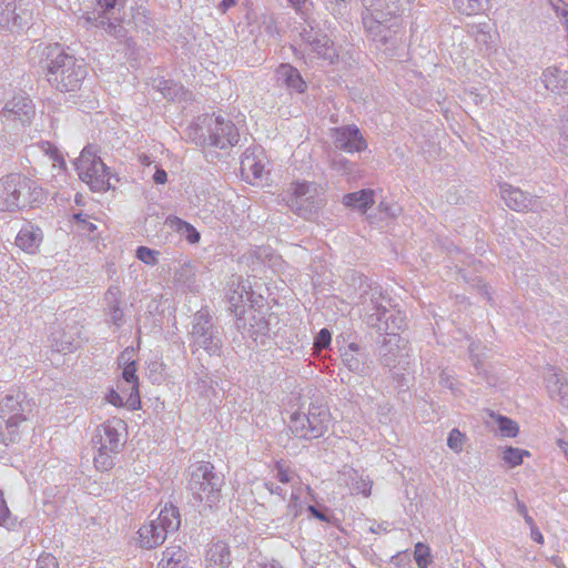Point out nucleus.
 <instances>
[{"mask_svg":"<svg viewBox=\"0 0 568 568\" xmlns=\"http://www.w3.org/2000/svg\"><path fill=\"white\" fill-rule=\"evenodd\" d=\"M54 50L58 51L55 55H53L52 51L48 54V82L52 88L61 92L79 90L88 75L87 64L83 60H79L74 55L60 50L59 47H55Z\"/></svg>","mask_w":568,"mask_h":568,"instance_id":"f257e3e1","label":"nucleus"},{"mask_svg":"<svg viewBox=\"0 0 568 568\" xmlns=\"http://www.w3.org/2000/svg\"><path fill=\"white\" fill-rule=\"evenodd\" d=\"M34 403L20 390H12L0 402V437L8 445L14 443L26 428Z\"/></svg>","mask_w":568,"mask_h":568,"instance_id":"f03ea898","label":"nucleus"},{"mask_svg":"<svg viewBox=\"0 0 568 568\" xmlns=\"http://www.w3.org/2000/svg\"><path fill=\"white\" fill-rule=\"evenodd\" d=\"M281 196L292 212L305 220L315 217L326 204L323 186L305 180L293 181Z\"/></svg>","mask_w":568,"mask_h":568,"instance_id":"7ed1b4c3","label":"nucleus"},{"mask_svg":"<svg viewBox=\"0 0 568 568\" xmlns=\"http://www.w3.org/2000/svg\"><path fill=\"white\" fill-rule=\"evenodd\" d=\"M224 477L215 471L210 462H197L189 467L187 489L194 500L206 507H215L222 497Z\"/></svg>","mask_w":568,"mask_h":568,"instance_id":"20e7f679","label":"nucleus"},{"mask_svg":"<svg viewBox=\"0 0 568 568\" xmlns=\"http://www.w3.org/2000/svg\"><path fill=\"white\" fill-rule=\"evenodd\" d=\"M125 424L122 419L113 418L99 425L93 434L92 444L97 449L94 466L98 470L108 471L114 466L116 456L124 445Z\"/></svg>","mask_w":568,"mask_h":568,"instance_id":"39448f33","label":"nucleus"},{"mask_svg":"<svg viewBox=\"0 0 568 568\" xmlns=\"http://www.w3.org/2000/svg\"><path fill=\"white\" fill-rule=\"evenodd\" d=\"M42 199V189L21 174L0 179V211L14 212L31 206Z\"/></svg>","mask_w":568,"mask_h":568,"instance_id":"423d86ee","label":"nucleus"},{"mask_svg":"<svg viewBox=\"0 0 568 568\" xmlns=\"http://www.w3.org/2000/svg\"><path fill=\"white\" fill-rule=\"evenodd\" d=\"M189 339L192 354L204 351L210 356L221 355L223 348L222 331L215 324L207 307H202L193 315Z\"/></svg>","mask_w":568,"mask_h":568,"instance_id":"0eeeda50","label":"nucleus"},{"mask_svg":"<svg viewBox=\"0 0 568 568\" xmlns=\"http://www.w3.org/2000/svg\"><path fill=\"white\" fill-rule=\"evenodd\" d=\"M331 418L325 405L312 403L307 413L295 412L291 415L290 429L298 438H320L328 430Z\"/></svg>","mask_w":568,"mask_h":568,"instance_id":"6e6552de","label":"nucleus"},{"mask_svg":"<svg viewBox=\"0 0 568 568\" xmlns=\"http://www.w3.org/2000/svg\"><path fill=\"white\" fill-rule=\"evenodd\" d=\"M74 164L81 181L87 183L93 192L109 189L110 173L104 162L97 155L93 144H87Z\"/></svg>","mask_w":568,"mask_h":568,"instance_id":"1a4fd4ad","label":"nucleus"},{"mask_svg":"<svg viewBox=\"0 0 568 568\" xmlns=\"http://www.w3.org/2000/svg\"><path fill=\"white\" fill-rule=\"evenodd\" d=\"M408 341L398 333L387 332L378 348L377 357L382 366L387 368H405L409 357Z\"/></svg>","mask_w":568,"mask_h":568,"instance_id":"9d476101","label":"nucleus"},{"mask_svg":"<svg viewBox=\"0 0 568 568\" xmlns=\"http://www.w3.org/2000/svg\"><path fill=\"white\" fill-rule=\"evenodd\" d=\"M32 20V12L17 4L16 0H0V29L23 30Z\"/></svg>","mask_w":568,"mask_h":568,"instance_id":"9b49d317","label":"nucleus"},{"mask_svg":"<svg viewBox=\"0 0 568 568\" xmlns=\"http://www.w3.org/2000/svg\"><path fill=\"white\" fill-rule=\"evenodd\" d=\"M270 320H266L261 313L250 308L248 316L236 318V327L243 335H247L262 345H266V339L271 338L272 331Z\"/></svg>","mask_w":568,"mask_h":568,"instance_id":"f8f14e48","label":"nucleus"},{"mask_svg":"<svg viewBox=\"0 0 568 568\" xmlns=\"http://www.w3.org/2000/svg\"><path fill=\"white\" fill-rule=\"evenodd\" d=\"M36 115L32 100L24 94L14 95L9 100L0 112V116L11 122H19L21 126L31 123Z\"/></svg>","mask_w":568,"mask_h":568,"instance_id":"ddd939ff","label":"nucleus"},{"mask_svg":"<svg viewBox=\"0 0 568 568\" xmlns=\"http://www.w3.org/2000/svg\"><path fill=\"white\" fill-rule=\"evenodd\" d=\"M363 23L373 41L387 45V49L396 47L398 41L397 27L394 28L395 26L393 24L388 26L385 21L374 17L373 14L364 16Z\"/></svg>","mask_w":568,"mask_h":568,"instance_id":"4468645a","label":"nucleus"},{"mask_svg":"<svg viewBox=\"0 0 568 568\" xmlns=\"http://www.w3.org/2000/svg\"><path fill=\"white\" fill-rule=\"evenodd\" d=\"M270 161L264 154L262 144H253L242 155L241 171L243 174H252L254 179H261L268 173Z\"/></svg>","mask_w":568,"mask_h":568,"instance_id":"2eb2a0df","label":"nucleus"},{"mask_svg":"<svg viewBox=\"0 0 568 568\" xmlns=\"http://www.w3.org/2000/svg\"><path fill=\"white\" fill-rule=\"evenodd\" d=\"M358 298V304L363 307L364 313L388 311L385 303H389L390 300L384 294L382 286L376 283H361Z\"/></svg>","mask_w":568,"mask_h":568,"instance_id":"dca6fc26","label":"nucleus"},{"mask_svg":"<svg viewBox=\"0 0 568 568\" xmlns=\"http://www.w3.org/2000/svg\"><path fill=\"white\" fill-rule=\"evenodd\" d=\"M234 287L229 294L230 312L239 318L245 314V302L255 303L252 286L247 281L237 277L231 282Z\"/></svg>","mask_w":568,"mask_h":568,"instance_id":"f3484780","label":"nucleus"},{"mask_svg":"<svg viewBox=\"0 0 568 568\" xmlns=\"http://www.w3.org/2000/svg\"><path fill=\"white\" fill-rule=\"evenodd\" d=\"M343 364L348 371L365 376L371 369L366 349L356 343L348 344L341 354Z\"/></svg>","mask_w":568,"mask_h":568,"instance_id":"a211bd4d","label":"nucleus"},{"mask_svg":"<svg viewBox=\"0 0 568 568\" xmlns=\"http://www.w3.org/2000/svg\"><path fill=\"white\" fill-rule=\"evenodd\" d=\"M94 122L98 128L97 132L93 131L92 133L93 140L112 142L114 140L128 139V132L122 129L120 122L115 118H108L98 113L95 114Z\"/></svg>","mask_w":568,"mask_h":568,"instance_id":"6ab92c4d","label":"nucleus"},{"mask_svg":"<svg viewBox=\"0 0 568 568\" xmlns=\"http://www.w3.org/2000/svg\"><path fill=\"white\" fill-rule=\"evenodd\" d=\"M499 187L500 195L509 209L524 212L535 207L536 199L530 194L507 183L500 184Z\"/></svg>","mask_w":568,"mask_h":568,"instance_id":"aec40b11","label":"nucleus"},{"mask_svg":"<svg viewBox=\"0 0 568 568\" xmlns=\"http://www.w3.org/2000/svg\"><path fill=\"white\" fill-rule=\"evenodd\" d=\"M121 296L122 293L116 285H111L104 294L108 321L118 328L124 323L123 310L120 307Z\"/></svg>","mask_w":568,"mask_h":568,"instance_id":"412c9836","label":"nucleus"},{"mask_svg":"<svg viewBox=\"0 0 568 568\" xmlns=\"http://www.w3.org/2000/svg\"><path fill=\"white\" fill-rule=\"evenodd\" d=\"M215 114H202L189 126V138L193 142H211Z\"/></svg>","mask_w":568,"mask_h":568,"instance_id":"4be33fe9","label":"nucleus"},{"mask_svg":"<svg viewBox=\"0 0 568 568\" xmlns=\"http://www.w3.org/2000/svg\"><path fill=\"white\" fill-rule=\"evenodd\" d=\"M277 81L282 82L288 90L303 93L307 85L300 71L291 64L283 63L276 69Z\"/></svg>","mask_w":568,"mask_h":568,"instance_id":"5701e85b","label":"nucleus"},{"mask_svg":"<svg viewBox=\"0 0 568 568\" xmlns=\"http://www.w3.org/2000/svg\"><path fill=\"white\" fill-rule=\"evenodd\" d=\"M308 47L318 58L328 61L331 64L338 60V52L334 42L322 31L316 38H312Z\"/></svg>","mask_w":568,"mask_h":568,"instance_id":"b1692460","label":"nucleus"},{"mask_svg":"<svg viewBox=\"0 0 568 568\" xmlns=\"http://www.w3.org/2000/svg\"><path fill=\"white\" fill-rule=\"evenodd\" d=\"M138 532L140 536V545L145 549H152L162 545L168 536L165 530L153 520L142 526Z\"/></svg>","mask_w":568,"mask_h":568,"instance_id":"393cba45","label":"nucleus"},{"mask_svg":"<svg viewBox=\"0 0 568 568\" xmlns=\"http://www.w3.org/2000/svg\"><path fill=\"white\" fill-rule=\"evenodd\" d=\"M213 128V140L211 142H239L240 133L235 124L223 118L215 115Z\"/></svg>","mask_w":568,"mask_h":568,"instance_id":"a878e982","label":"nucleus"},{"mask_svg":"<svg viewBox=\"0 0 568 568\" xmlns=\"http://www.w3.org/2000/svg\"><path fill=\"white\" fill-rule=\"evenodd\" d=\"M95 27L102 28L109 36L124 42L130 47V38L128 37V29L124 27L123 21L118 18H110L108 16H99L94 19Z\"/></svg>","mask_w":568,"mask_h":568,"instance_id":"bb28decb","label":"nucleus"},{"mask_svg":"<svg viewBox=\"0 0 568 568\" xmlns=\"http://www.w3.org/2000/svg\"><path fill=\"white\" fill-rule=\"evenodd\" d=\"M128 349H125L121 356L120 361L124 362L123 371H122V377L123 379L130 385V397L129 400H131L132 405L134 406V403H140L139 397V378L136 376V363L135 361H131L130 358H125L128 354Z\"/></svg>","mask_w":568,"mask_h":568,"instance_id":"cd10ccee","label":"nucleus"},{"mask_svg":"<svg viewBox=\"0 0 568 568\" xmlns=\"http://www.w3.org/2000/svg\"><path fill=\"white\" fill-rule=\"evenodd\" d=\"M541 81L545 89L559 93L567 85L568 72L557 67H549L542 72Z\"/></svg>","mask_w":568,"mask_h":568,"instance_id":"c85d7f7f","label":"nucleus"},{"mask_svg":"<svg viewBox=\"0 0 568 568\" xmlns=\"http://www.w3.org/2000/svg\"><path fill=\"white\" fill-rule=\"evenodd\" d=\"M206 560L211 567H229L231 564L230 547L223 541L214 542L206 552Z\"/></svg>","mask_w":568,"mask_h":568,"instance_id":"c756f323","label":"nucleus"},{"mask_svg":"<svg viewBox=\"0 0 568 568\" xmlns=\"http://www.w3.org/2000/svg\"><path fill=\"white\" fill-rule=\"evenodd\" d=\"M41 231L33 226H24L16 237V244L26 252L33 253L41 243Z\"/></svg>","mask_w":568,"mask_h":568,"instance_id":"7c9ffc66","label":"nucleus"},{"mask_svg":"<svg viewBox=\"0 0 568 568\" xmlns=\"http://www.w3.org/2000/svg\"><path fill=\"white\" fill-rule=\"evenodd\" d=\"M343 203L345 206L358 210L363 213L367 211L368 207L374 203V191L369 189H364L357 192H352L343 197Z\"/></svg>","mask_w":568,"mask_h":568,"instance_id":"2f4dec72","label":"nucleus"},{"mask_svg":"<svg viewBox=\"0 0 568 568\" xmlns=\"http://www.w3.org/2000/svg\"><path fill=\"white\" fill-rule=\"evenodd\" d=\"M165 224L181 236H184L191 244L199 243L201 239L199 231L192 224L178 216H168Z\"/></svg>","mask_w":568,"mask_h":568,"instance_id":"473e14b6","label":"nucleus"},{"mask_svg":"<svg viewBox=\"0 0 568 568\" xmlns=\"http://www.w3.org/2000/svg\"><path fill=\"white\" fill-rule=\"evenodd\" d=\"M165 534L174 532L179 529L181 525L180 513L179 509L173 506H165L159 514L158 518L154 519Z\"/></svg>","mask_w":568,"mask_h":568,"instance_id":"72a5a7b5","label":"nucleus"},{"mask_svg":"<svg viewBox=\"0 0 568 568\" xmlns=\"http://www.w3.org/2000/svg\"><path fill=\"white\" fill-rule=\"evenodd\" d=\"M79 342L70 332L55 331L51 334V347L58 353H72L77 349Z\"/></svg>","mask_w":568,"mask_h":568,"instance_id":"f704fd0d","label":"nucleus"},{"mask_svg":"<svg viewBox=\"0 0 568 568\" xmlns=\"http://www.w3.org/2000/svg\"><path fill=\"white\" fill-rule=\"evenodd\" d=\"M335 142H365L359 129L354 125H344L332 129Z\"/></svg>","mask_w":568,"mask_h":568,"instance_id":"c9c22d12","label":"nucleus"},{"mask_svg":"<svg viewBox=\"0 0 568 568\" xmlns=\"http://www.w3.org/2000/svg\"><path fill=\"white\" fill-rule=\"evenodd\" d=\"M174 281L184 288L192 291L195 283L194 267L189 263L182 264L174 273Z\"/></svg>","mask_w":568,"mask_h":568,"instance_id":"e433bc0d","label":"nucleus"},{"mask_svg":"<svg viewBox=\"0 0 568 568\" xmlns=\"http://www.w3.org/2000/svg\"><path fill=\"white\" fill-rule=\"evenodd\" d=\"M546 386L551 398H564L567 384L561 375L556 372L550 373L546 377Z\"/></svg>","mask_w":568,"mask_h":568,"instance_id":"4c0bfd02","label":"nucleus"},{"mask_svg":"<svg viewBox=\"0 0 568 568\" xmlns=\"http://www.w3.org/2000/svg\"><path fill=\"white\" fill-rule=\"evenodd\" d=\"M367 10L375 11L383 16L384 11L388 14L395 13L398 10L399 0H362Z\"/></svg>","mask_w":568,"mask_h":568,"instance_id":"58836bf2","label":"nucleus"},{"mask_svg":"<svg viewBox=\"0 0 568 568\" xmlns=\"http://www.w3.org/2000/svg\"><path fill=\"white\" fill-rule=\"evenodd\" d=\"M351 483V489L355 494H362L365 497L371 495L372 490V481L368 477H363L357 474V471L352 470L349 474Z\"/></svg>","mask_w":568,"mask_h":568,"instance_id":"ea45409f","label":"nucleus"},{"mask_svg":"<svg viewBox=\"0 0 568 568\" xmlns=\"http://www.w3.org/2000/svg\"><path fill=\"white\" fill-rule=\"evenodd\" d=\"M524 456H529V452L509 446L504 450L503 459L510 467H516L523 463Z\"/></svg>","mask_w":568,"mask_h":568,"instance_id":"a19ab883","label":"nucleus"},{"mask_svg":"<svg viewBox=\"0 0 568 568\" xmlns=\"http://www.w3.org/2000/svg\"><path fill=\"white\" fill-rule=\"evenodd\" d=\"M186 558L185 551L180 546L168 547L162 552V559L164 562H170L179 566H183V561Z\"/></svg>","mask_w":568,"mask_h":568,"instance_id":"79ce46f5","label":"nucleus"},{"mask_svg":"<svg viewBox=\"0 0 568 568\" xmlns=\"http://www.w3.org/2000/svg\"><path fill=\"white\" fill-rule=\"evenodd\" d=\"M455 8L463 14L471 16L483 8V0H453Z\"/></svg>","mask_w":568,"mask_h":568,"instance_id":"37998d69","label":"nucleus"},{"mask_svg":"<svg viewBox=\"0 0 568 568\" xmlns=\"http://www.w3.org/2000/svg\"><path fill=\"white\" fill-rule=\"evenodd\" d=\"M44 154L52 161L53 166H59L61 170H65L67 164L63 154L59 151L55 144H42Z\"/></svg>","mask_w":568,"mask_h":568,"instance_id":"c03bdc74","label":"nucleus"},{"mask_svg":"<svg viewBox=\"0 0 568 568\" xmlns=\"http://www.w3.org/2000/svg\"><path fill=\"white\" fill-rule=\"evenodd\" d=\"M406 317L403 313L397 312L395 314H390L386 317L384 323V336L387 332L397 333V331L402 329L406 325Z\"/></svg>","mask_w":568,"mask_h":568,"instance_id":"a18cd8bd","label":"nucleus"},{"mask_svg":"<svg viewBox=\"0 0 568 568\" xmlns=\"http://www.w3.org/2000/svg\"><path fill=\"white\" fill-rule=\"evenodd\" d=\"M414 559L418 568H427L432 562L429 547L423 542H417L415 545Z\"/></svg>","mask_w":568,"mask_h":568,"instance_id":"49530a36","label":"nucleus"},{"mask_svg":"<svg viewBox=\"0 0 568 568\" xmlns=\"http://www.w3.org/2000/svg\"><path fill=\"white\" fill-rule=\"evenodd\" d=\"M303 511V504L300 496L292 493L290 501L286 506L285 517L290 523H293Z\"/></svg>","mask_w":568,"mask_h":568,"instance_id":"de8ad7c7","label":"nucleus"},{"mask_svg":"<svg viewBox=\"0 0 568 568\" xmlns=\"http://www.w3.org/2000/svg\"><path fill=\"white\" fill-rule=\"evenodd\" d=\"M497 426L499 432L505 437H515L518 434V425L513 419L506 417V416H498L497 419Z\"/></svg>","mask_w":568,"mask_h":568,"instance_id":"09e8293b","label":"nucleus"},{"mask_svg":"<svg viewBox=\"0 0 568 568\" xmlns=\"http://www.w3.org/2000/svg\"><path fill=\"white\" fill-rule=\"evenodd\" d=\"M274 471V477L282 484L291 483L295 476V473L283 462L275 464Z\"/></svg>","mask_w":568,"mask_h":568,"instance_id":"8fccbe9b","label":"nucleus"},{"mask_svg":"<svg viewBox=\"0 0 568 568\" xmlns=\"http://www.w3.org/2000/svg\"><path fill=\"white\" fill-rule=\"evenodd\" d=\"M73 220L77 222L79 230L88 235L97 230V225L90 221V216L87 213H73Z\"/></svg>","mask_w":568,"mask_h":568,"instance_id":"3c124183","label":"nucleus"},{"mask_svg":"<svg viewBox=\"0 0 568 568\" xmlns=\"http://www.w3.org/2000/svg\"><path fill=\"white\" fill-rule=\"evenodd\" d=\"M388 311H371L368 313H365V322L366 324L372 327L376 328L378 332H384V326L382 325V320L386 316Z\"/></svg>","mask_w":568,"mask_h":568,"instance_id":"603ef678","label":"nucleus"},{"mask_svg":"<svg viewBox=\"0 0 568 568\" xmlns=\"http://www.w3.org/2000/svg\"><path fill=\"white\" fill-rule=\"evenodd\" d=\"M465 435L457 428H453L447 438L448 447L455 453H460L463 450Z\"/></svg>","mask_w":568,"mask_h":568,"instance_id":"864d4df0","label":"nucleus"},{"mask_svg":"<svg viewBox=\"0 0 568 568\" xmlns=\"http://www.w3.org/2000/svg\"><path fill=\"white\" fill-rule=\"evenodd\" d=\"M158 88L165 99L172 100L182 90V87L173 84L166 80H159Z\"/></svg>","mask_w":568,"mask_h":568,"instance_id":"5fc2aeb1","label":"nucleus"},{"mask_svg":"<svg viewBox=\"0 0 568 568\" xmlns=\"http://www.w3.org/2000/svg\"><path fill=\"white\" fill-rule=\"evenodd\" d=\"M159 252L151 250L146 246H139L136 250V257L148 265H154L158 262Z\"/></svg>","mask_w":568,"mask_h":568,"instance_id":"6e6d98bb","label":"nucleus"},{"mask_svg":"<svg viewBox=\"0 0 568 568\" xmlns=\"http://www.w3.org/2000/svg\"><path fill=\"white\" fill-rule=\"evenodd\" d=\"M14 525V520L11 518L10 510L3 497V493L0 490V526L11 527Z\"/></svg>","mask_w":568,"mask_h":568,"instance_id":"4d7b16f0","label":"nucleus"},{"mask_svg":"<svg viewBox=\"0 0 568 568\" xmlns=\"http://www.w3.org/2000/svg\"><path fill=\"white\" fill-rule=\"evenodd\" d=\"M331 156L332 166L337 171L348 172L351 170V162L345 159L341 153L334 152Z\"/></svg>","mask_w":568,"mask_h":568,"instance_id":"13d9d810","label":"nucleus"},{"mask_svg":"<svg viewBox=\"0 0 568 568\" xmlns=\"http://www.w3.org/2000/svg\"><path fill=\"white\" fill-rule=\"evenodd\" d=\"M332 341L331 333L327 328H322L315 337L314 345L318 349L326 348Z\"/></svg>","mask_w":568,"mask_h":568,"instance_id":"bf43d9fd","label":"nucleus"},{"mask_svg":"<svg viewBox=\"0 0 568 568\" xmlns=\"http://www.w3.org/2000/svg\"><path fill=\"white\" fill-rule=\"evenodd\" d=\"M37 568H59V564L51 554H43L37 560Z\"/></svg>","mask_w":568,"mask_h":568,"instance_id":"052dcab7","label":"nucleus"},{"mask_svg":"<svg viewBox=\"0 0 568 568\" xmlns=\"http://www.w3.org/2000/svg\"><path fill=\"white\" fill-rule=\"evenodd\" d=\"M125 1L126 0H99L98 3L102 9V16H106L111 10L124 7Z\"/></svg>","mask_w":568,"mask_h":568,"instance_id":"680f3d73","label":"nucleus"},{"mask_svg":"<svg viewBox=\"0 0 568 568\" xmlns=\"http://www.w3.org/2000/svg\"><path fill=\"white\" fill-rule=\"evenodd\" d=\"M320 32L321 30H316L313 27L308 26L304 27L300 31V37L305 44L310 45L312 38H316Z\"/></svg>","mask_w":568,"mask_h":568,"instance_id":"e2e57ef3","label":"nucleus"},{"mask_svg":"<svg viewBox=\"0 0 568 568\" xmlns=\"http://www.w3.org/2000/svg\"><path fill=\"white\" fill-rule=\"evenodd\" d=\"M325 510H327V508H324V510H321L318 509L317 507L313 506V505H310L307 507V511L311 514L312 517L321 520V521H325V523H328L329 521V516L326 515Z\"/></svg>","mask_w":568,"mask_h":568,"instance_id":"0e129e2a","label":"nucleus"},{"mask_svg":"<svg viewBox=\"0 0 568 568\" xmlns=\"http://www.w3.org/2000/svg\"><path fill=\"white\" fill-rule=\"evenodd\" d=\"M264 487L270 491V494L280 496L282 499L285 498V490L275 483L266 481L264 483Z\"/></svg>","mask_w":568,"mask_h":568,"instance_id":"69168bd1","label":"nucleus"},{"mask_svg":"<svg viewBox=\"0 0 568 568\" xmlns=\"http://www.w3.org/2000/svg\"><path fill=\"white\" fill-rule=\"evenodd\" d=\"M106 400L115 407H121L123 405L122 397L113 389H111L106 395Z\"/></svg>","mask_w":568,"mask_h":568,"instance_id":"338daca9","label":"nucleus"},{"mask_svg":"<svg viewBox=\"0 0 568 568\" xmlns=\"http://www.w3.org/2000/svg\"><path fill=\"white\" fill-rule=\"evenodd\" d=\"M366 146V144H348V143H345V144H341V148L339 150L344 151V152H348V153H354V152H361L362 150H364Z\"/></svg>","mask_w":568,"mask_h":568,"instance_id":"774afa93","label":"nucleus"}]
</instances>
